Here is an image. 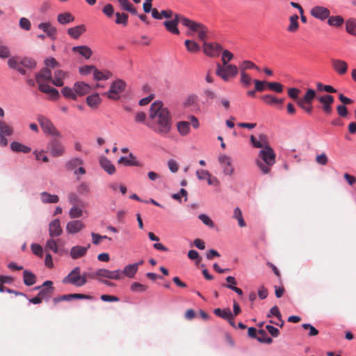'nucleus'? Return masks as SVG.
Instances as JSON below:
<instances>
[{"label": "nucleus", "instance_id": "nucleus-1", "mask_svg": "<svg viewBox=\"0 0 356 356\" xmlns=\"http://www.w3.org/2000/svg\"><path fill=\"white\" fill-rule=\"evenodd\" d=\"M146 125L161 136H166L170 132L172 117L161 102H155L151 105Z\"/></svg>", "mask_w": 356, "mask_h": 356}, {"label": "nucleus", "instance_id": "nucleus-2", "mask_svg": "<svg viewBox=\"0 0 356 356\" xmlns=\"http://www.w3.org/2000/svg\"><path fill=\"white\" fill-rule=\"evenodd\" d=\"M262 161L257 160V164L264 174H268L270 171V166L275 163V154L270 146H265L259 154Z\"/></svg>", "mask_w": 356, "mask_h": 356}, {"label": "nucleus", "instance_id": "nucleus-3", "mask_svg": "<svg viewBox=\"0 0 356 356\" xmlns=\"http://www.w3.org/2000/svg\"><path fill=\"white\" fill-rule=\"evenodd\" d=\"M181 21L182 25L189 29L187 32V35L191 36L192 35L191 32H196L198 33V38L200 40L204 41L207 39L209 29L204 24L189 19H181Z\"/></svg>", "mask_w": 356, "mask_h": 356}, {"label": "nucleus", "instance_id": "nucleus-4", "mask_svg": "<svg viewBox=\"0 0 356 356\" xmlns=\"http://www.w3.org/2000/svg\"><path fill=\"white\" fill-rule=\"evenodd\" d=\"M62 282L65 284H69L77 287H81L86 284V280H85V277L82 276L81 268L79 266H76L63 279Z\"/></svg>", "mask_w": 356, "mask_h": 356}, {"label": "nucleus", "instance_id": "nucleus-5", "mask_svg": "<svg viewBox=\"0 0 356 356\" xmlns=\"http://www.w3.org/2000/svg\"><path fill=\"white\" fill-rule=\"evenodd\" d=\"M216 74L225 81H229L230 78L235 77L238 74V68L234 65H216Z\"/></svg>", "mask_w": 356, "mask_h": 356}, {"label": "nucleus", "instance_id": "nucleus-6", "mask_svg": "<svg viewBox=\"0 0 356 356\" xmlns=\"http://www.w3.org/2000/svg\"><path fill=\"white\" fill-rule=\"evenodd\" d=\"M37 120L44 134L58 138L61 137L60 131L56 128L49 119L44 115H40L38 116Z\"/></svg>", "mask_w": 356, "mask_h": 356}, {"label": "nucleus", "instance_id": "nucleus-7", "mask_svg": "<svg viewBox=\"0 0 356 356\" xmlns=\"http://www.w3.org/2000/svg\"><path fill=\"white\" fill-rule=\"evenodd\" d=\"M125 87L126 83L122 79H118L111 83L110 90L104 95L110 99L118 100L120 99L119 94L124 90Z\"/></svg>", "mask_w": 356, "mask_h": 356}, {"label": "nucleus", "instance_id": "nucleus-8", "mask_svg": "<svg viewBox=\"0 0 356 356\" xmlns=\"http://www.w3.org/2000/svg\"><path fill=\"white\" fill-rule=\"evenodd\" d=\"M13 133V127L7 122L0 120V146L6 147L8 143L6 137L11 136Z\"/></svg>", "mask_w": 356, "mask_h": 356}, {"label": "nucleus", "instance_id": "nucleus-9", "mask_svg": "<svg viewBox=\"0 0 356 356\" xmlns=\"http://www.w3.org/2000/svg\"><path fill=\"white\" fill-rule=\"evenodd\" d=\"M47 150L54 157L61 156L65 153L63 145L56 138H53L49 142Z\"/></svg>", "mask_w": 356, "mask_h": 356}, {"label": "nucleus", "instance_id": "nucleus-10", "mask_svg": "<svg viewBox=\"0 0 356 356\" xmlns=\"http://www.w3.org/2000/svg\"><path fill=\"white\" fill-rule=\"evenodd\" d=\"M222 50V47L219 43L204 42L203 44L204 53L209 57L219 56Z\"/></svg>", "mask_w": 356, "mask_h": 356}, {"label": "nucleus", "instance_id": "nucleus-11", "mask_svg": "<svg viewBox=\"0 0 356 356\" xmlns=\"http://www.w3.org/2000/svg\"><path fill=\"white\" fill-rule=\"evenodd\" d=\"M317 100L321 104V108L327 115H330L332 112V105L334 103V98L330 95H324L317 97Z\"/></svg>", "mask_w": 356, "mask_h": 356}, {"label": "nucleus", "instance_id": "nucleus-12", "mask_svg": "<svg viewBox=\"0 0 356 356\" xmlns=\"http://www.w3.org/2000/svg\"><path fill=\"white\" fill-rule=\"evenodd\" d=\"M96 275L110 280H121L123 278V273L120 270L111 271L105 268H99L96 271Z\"/></svg>", "mask_w": 356, "mask_h": 356}, {"label": "nucleus", "instance_id": "nucleus-13", "mask_svg": "<svg viewBox=\"0 0 356 356\" xmlns=\"http://www.w3.org/2000/svg\"><path fill=\"white\" fill-rule=\"evenodd\" d=\"M218 161L223 169L225 175H232L234 168L232 164V159L225 154H220L218 156Z\"/></svg>", "mask_w": 356, "mask_h": 356}, {"label": "nucleus", "instance_id": "nucleus-14", "mask_svg": "<svg viewBox=\"0 0 356 356\" xmlns=\"http://www.w3.org/2000/svg\"><path fill=\"white\" fill-rule=\"evenodd\" d=\"M310 14L312 17L323 21L329 17L330 11L325 7L316 6L312 8Z\"/></svg>", "mask_w": 356, "mask_h": 356}, {"label": "nucleus", "instance_id": "nucleus-15", "mask_svg": "<svg viewBox=\"0 0 356 356\" xmlns=\"http://www.w3.org/2000/svg\"><path fill=\"white\" fill-rule=\"evenodd\" d=\"M181 19H186L185 17L181 15H176L175 19L170 21H165L164 22V26L166 29L170 33L176 35L179 34V31L177 29V26L179 23L182 24Z\"/></svg>", "mask_w": 356, "mask_h": 356}, {"label": "nucleus", "instance_id": "nucleus-16", "mask_svg": "<svg viewBox=\"0 0 356 356\" xmlns=\"http://www.w3.org/2000/svg\"><path fill=\"white\" fill-rule=\"evenodd\" d=\"M332 67L334 70L339 75H343L347 72L348 63L341 59L332 58L331 59Z\"/></svg>", "mask_w": 356, "mask_h": 356}, {"label": "nucleus", "instance_id": "nucleus-17", "mask_svg": "<svg viewBox=\"0 0 356 356\" xmlns=\"http://www.w3.org/2000/svg\"><path fill=\"white\" fill-rule=\"evenodd\" d=\"M54 291V287L53 286V282L47 280L42 284V288L40 289L38 294L44 300H47L51 297Z\"/></svg>", "mask_w": 356, "mask_h": 356}, {"label": "nucleus", "instance_id": "nucleus-18", "mask_svg": "<svg viewBox=\"0 0 356 356\" xmlns=\"http://www.w3.org/2000/svg\"><path fill=\"white\" fill-rule=\"evenodd\" d=\"M39 90L44 93L49 94L51 99H57L59 97L58 91L45 82L38 83Z\"/></svg>", "mask_w": 356, "mask_h": 356}, {"label": "nucleus", "instance_id": "nucleus-19", "mask_svg": "<svg viewBox=\"0 0 356 356\" xmlns=\"http://www.w3.org/2000/svg\"><path fill=\"white\" fill-rule=\"evenodd\" d=\"M37 83L50 81L52 83V73L50 69L42 67L40 71L35 74Z\"/></svg>", "mask_w": 356, "mask_h": 356}, {"label": "nucleus", "instance_id": "nucleus-20", "mask_svg": "<svg viewBox=\"0 0 356 356\" xmlns=\"http://www.w3.org/2000/svg\"><path fill=\"white\" fill-rule=\"evenodd\" d=\"M74 90L76 96H83L92 90V87L83 81H77L74 84Z\"/></svg>", "mask_w": 356, "mask_h": 356}, {"label": "nucleus", "instance_id": "nucleus-21", "mask_svg": "<svg viewBox=\"0 0 356 356\" xmlns=\"http://www.w3.org/2000/svg\"><path fill=\"white\" fill-rule=\"evenodd\" d=\"M90 247V244L86 247L80 245L74 246L71 248L70 254L73 259H79L86 254L87 250Z\"/></svg>", "mask_w": 356, "mask_h": 356}, {"label": "nucleus", "instance_id": "nucleus-22", "mask_svg": "<svg viewBox=\"0 0 356 356\" xmlns=\"http://www.w3.org/2000/svg\"><path fill=\"white\" fill-rule=\"evenodd\" d=\"M261 99L264 102V103L268 106L282 105L284 102V98H277L271 94L262 95L261 97Z\"/></svg>", "mask_w": 356, "mask_h": 356}, {"label": "nucleus", "instance_id": "nucleus-23", "mask_svg": "<svg viewBox=\"0 0 356 356\" xmlns=\"http://www.w3.org/2000/svg\"><path fill=\"white\" fill-rule=\"evenodd\" d=\"M85 227V224L81 220H72L67 222L66 229L68 233L76 234Z\"/></svg>", "mask_w": 356, "mask_h": 356}, {"label": "nucleus", "instance_id": "nucleus-24", "mask_svg": "<svg viewBox=\"0 0 356 356\" xmlns=\"http://www.w3.org/2000/svg\"><path fill=\"white\" fill-rule=\"evenodd\" d=\"M49 232L51 238L58 236L62 234V229L58 219H55L50 222Z\"/></svg>", "mask_w": 356, "mask_h": 356}, {"label": "nucleus", "instance_id": "nucleus-25", "mask_svg": "<svg viewBox=\"0 0 356 356\" xmlns=\"http://www.w3.org/2000/svg\"><path fill=\"white\" fill-rule=\"evenodd\" d=\"M86 29L85 25L81 24L68 29L67 33L71 38L78 39L84 32H86Z\"/></svg>", "mask_w": 356, "mask_h": 356}, {"label": "nucleus", "instance_id": "nucleus-26", "mask_svg": "<svg viewBox=\"0 0 356 356\" xmlns=\"http://www.w3.org/2000/svg\"><path fill=\"white\" fill-rule=\"evenodd\" d=\"M67 76V73L60 70H56L54 72V77L52 78V83L58 87H61L63 86L64 82L63 79Z\"/></svg>", "mask_w": 356, "mask_h": 356}, {"label": "nucleus", "instance_id": "nucleus-27", "mask_svg": "<svg viewBox=\"0 0 356 356\" xmlns=\"http://www.w3.org/2000/svg\"><path fill=\"white\" fill-rule=\"evenodd\" d=\"M99 163L102 168L107 172L109 175H113L115 172V168L114 165L104 156H102L99 159Z\"/></svg>", "mask_w": 356, "mask_h": 356}, {"label": "nucleus", "instance_id": "nucleus-28", "mask_svg": "<svg viewBox=\"0 0 356 356\" xmlns=\"http://www.w3.org/2000/svg\"><path fill=\"white\" fill-rule=\"evenodd\" d=\"M102 102V99L99 96V94L95 93L89 95L86 98V103L91 108L96 109L98 108Z\"/></svg>", "mask_w": 356, "mask_h": 356}, {"label": "nucleus", "instance_id": "nucleus-29", "mask_svg": "<svg viewBox=\"0 0 356 356\" xmlns=\"http://www.w3.org/2000/svg\"><path fill=\"white\" fill-rule=\"evenodd\" d=\"M74 52L79 53L83 56L85 58L88 59L90 58L92 54V51L90 47L85 45L76 46L72 48Z\"/></svg>", "mask_w": 356, "mask_h": 356}, {"label": "nucleus", "instance_id": "nucleus-30", "mask_svg": "<svg viewBox=\"0 0 356 356\" xmlns=\"http://www.w3.org/2000/svg\"><path fill=\"white\" fill-rule=\"evenodd\" d=\"M10 149L14 152H23L29 153L31 151V147L23 145L17 141H13L10 143Z\"/></svg>", "mask_w": 356, "mask_h": 356}, {"label": "nucleus", "instance_id": "nucleus-31", "mask_svg": "<svg viewBox=\"0 0 356 356\" xmlns=\"http://www.w3.org/2000/svg\"><path fill=\"white\" fill-rule=\"evenodd\" d=\"M129 156V158H127L124 156L121 157L118 160V163H122L127 166H140V163L136 160V158L132 153H130Z\"/></svg>", "mask_w": 356, "mask_h": 356}, {"label": "nucleus", "instance_id": "nucleus-32", "mask_svg": "<svg viewBox=\"0 0 356 356\" xmlns=\"http://www.w3.org/2000/svg\"><path fill=\"white\" fill-rule=\"evenodd\" d=\"M38 28L46 33L47 35L50 38H53L56 33V29L49 22L40 23L38 25Z\"/></svg>", "mask_w": 356, "mask_h": 356}, {"label": "nucleus", "instance_id": "nucleus-33", "mask_svg": "<svg viewBox=\"0 0 356 356\" xmlns=\"http://www.w3.org/2000/svg\"><path fill=\"white\" fill-rule=\"evenodd\" d=\"M138 269V264H129L124 267L122 271L123 276L126 275L128 277L133 278Z\"/></svg>", "mask_w": 356, "mask_h": 356}, {"label": "nucleus", "instance_id": "nucleus-34", "mask_svg": "<svg viewBox=\"0 0 356 356\" xmlns=\"http://www.w3.org/2000/svg\"><path fill=\"white\" fill-rule=\"evenodd\" d=\"M57 20L61 24H66L72 22L74 17L70 13L65 12L58 15Z\"/></svg>", "mask_w": 356, "mask_h": 356}, {"label": "nucleus", "instance_id": "nucleus-35", "mask_svg": "<svg viewBox=\"0 0 356 356\" xmlns=\"http://www.w3.org/2000/svg\"><path fill=\"white\" fill-rule=\"evenodd\" d=\"M316 98V92L312 88H309L307 90L304 97L300 99H298V101H302V102H306L307 104H312L314 99Z\"/></svg>", "mask_w": 356, "mask_h": 356}, {"label": "nucleus", "instance_id": "nucleus-36", "mask_svg": "<svg viewBox=\"0 0 356 356\" xmlns=\"http://www.w3.org/2000/svg\"><path fill=\"white\" fill-rule=\"evenodd\" d=\"M23 281L25 285L26 286H32L36 282L35 275L28 270H24L23 273Z\"/></svg>", "mask_w": 356, "mask_h": 356}, {"label": "nucleus", "instance_id": "nucleus-37", "mask_svg": "<svg viewBox=\"0 0 356 356\" xmlns=\"http://www.w3.org/2000/svg\"><path fill=\"white\" fill-rule=\"evenodd\" d=\"M41 200L43 203H56L59 201V197L56 195H51L47 192H42L40 194Z\"/></svg>", "mask_w": 356, "mask_h": 356}, {"label": "nucleus", "instance_id": "nucleus-38", "mask_svg": "<svg viewBox=\"0 0 356 356\" xmlns=\"http://www.w3.org/2000/svg\"><path fill=\"white\" fill-rule=\"evenodd\" d=\"M94 79L96 81L107 80L112 76V73L109 71L102 72L96 67L93 72Z\"/></svg>", "mask_w": 356, "mask_h": 356}, {"label": "nucleus", "instance_id": "nucleus-39", "mask_svg": "<svg viewBox=\"0 0 356 356\" xmlns=\"http://www.w3.org/2000/svg\"><path fill=\"white\" fill-rule=\"evenodd\" d=\"M298 16L293 15L289 17L290 24L287 28V31L291 33L296 32L299 28Z\"/></svg>", "mask_w": 356, "mask_h": 356}, {"label": "nucleus", "instance_id": "nucleus-40", "mask_svg": "<svg viewBox=\"0 0 356 356\" xmlns=\"http://www.w3.org/2000/svg\"><path fill=\"white\" fill-rule=\"evenodd\" d=\"M327 19V24L331 26L339 27L344 22V19L341 15L329 16Z\"/></svg>", "mask_w": 356, "mask_h": 356}, {"label": "nucleus", "instance_id": "nucleus-41", "mask_svg": "<svg viewBox=\"0 0 356 356\" xmlns=\"http://www.w3.org/2000/svg\"><path fill=\"white\" fill-rule=\"evenodd\" d=\"M213 313L218 317L223 319L227 320L232 316V313L229 308L221 309L220 308H216L214 309Z\"/></svg>", "mask_w": 356, "mask_h": 356}, {"label": "nucleus", "instance_id": "nucleus-42", "mask_svg": "<svg viewBox=\"0 0 356 356\" xmlns=\"http://www.w3.org/2000/svg\"><path fill=\"white\" fill-rule=\"evenodd\" d=\"M177 130L181 136L187 135L190 131V122L181 121L177 123Z\"/></svg>", "mask_w": 356, "mask_h": 356}, {"label": "nucleus", "instance_id": "nucleus-43", "mask_svg": "<svg viewBox=\"0 0 356 356\" xmlns=\"http://www.w3.org/2000/svg\"><path fill=\"white\" fill-rule=\"evenodd\" d=\"M346 29L349 34L356 35V19H348L346 22Z\"/></svg>", "mask_w": 356, "mask_h": 356}, {"label": "nucleus", "instance_id": "nucleus-44", "mask_svg": "<svg viewBox=\"0 0 356 356\" xmlns=\"http://www.w3.org/2000/svg\"><path fill=\"white\" fill-rule=\"evenodd\" d=\"M116 19L115 23L117 24H121L124 26H126L128 24V17L129 15L127 13H115Z\"/></svg>", "mask_w": 356, "mask_h": 356}, {"label": "nucleus", "instance_id": "nucleus-45", "mask_svg": "<svg viewBox=\"0 0 356 356\" xmlns=\"http://www.w3.org/2000/svg\"><path fill=\"white\" fill-rule=\"evenodd\" d=\"M233 218H236L238 220V225L241 227H245L246 224L243 218L241 210L238 207H236L234 209Z\"/></svg>", "mask_w": 356, "mask_h": 356}, {"label": "nucleus", "instance_id": "nucleus-46", "mask_svg": "<svg viewBox=\"0 0 356 356\" xmlns=\"http://www.w3.org/2000/svg\"><path fill=\"white\" fill-rule=\"evenodd\" d=\"M61 92L63 95L66 98L72 99L73 100L76 99V95L75 91L74 90V88H71L70 87H64L62 89Z\"/></svg>", "mask_w": 356, "mask_h": 356}, {"label": "nucleus", "instance_id": "nucleus-47", "mask_svg": "<svg viewBox=\"0 0 356 356\" xmlns=\"http://www.w3.org/2000/svg\"><path fill=\"white\" fill-rule=\"evenodd\" d=\"M185 45L187 50L191 53H196L200 51V46L195 41L186 40Z\"/></svg>", "mask_w": 356, "mask_h": 356}, {"label": "nucleus", "instance_id": "nucleus-48", "mask_svg": "<svg viewBox=\"0 0 356 356\" xmlns=\"http://www.w3.org/2000/svg\"><path fill=\"white\" fill-rule=\"evenodd\" d=\"M268 88L277 93H282L284 90V86L278 82H268Z\"/></svg>", "mask_w": 356, "mask_h": 356}, {"label": "nucleus", "instance_id": "nucleus-49", "mask_svg": "<svg viewBox=\"0 0 356 356\" xmlns=\"http://www.w3.org/2000/svg\"><path fill=\"white\" fill-rule=\"evenodd\" d=\"M20 65L29 69H33L36 66V62L31 58H24L20 60Z\"/></svg>", "mask_w": 356, "mask_h": 356}, {"label": "nucleus", "instance_id": "nucleus-50", "mask_svg": "<svg viewBox=\"0 0 356 356\" xmlns=\"http://www.w3.org/2000/svg\"><path fill=\"white\" fill-rule=\"evenodd\" d=\"M240 82L244 87L247 88L251 85L252 82H253V80L249 74L245 72H241Z\"/></svg>", "mask_w": 356, "mask_h": 356}, {"label": "nucleus", "instance_id": "nucleus-51", "mask_svg": "<svg viewBox=\"0 0 356 356\" xmlns=\"http://www.w3.org/2000/svg\"><path fill=\"white\" fill-rule=\"evenodd\" d=\"M83 164L82 159L79 158H74L71 160H70L66 163V168L70 170H74L76 166L81 165Z\"/></svg>", "mask_w": 356, "mask_h": 356}, {"label": "nucleus", "instance_id": "nucleus-52", "mask_svg": "<svg viewBox=\"0 0 356 356\" xmlns=\"http://www.w3.org/2000/svg\"><path fill=\"white\" fill-rule=\"evenodd\" d=\"M239 68H240L241 72H245L246 70H249V69H256L257 70H259L257 65H255L252 61H250V60L243 61L241 64Z\"/></svg>", "mask_w": 356, "mask_h": 356}, {"label": "nucleus", "instance_id": "nucleus-53", "mask_svg": "<svg viewBox=\"0 0 356 356\" xmlns=\"http://www.w3.org/2000/svg\"><path fill=\"white\" fill-rule=\"evenodd\" d=\"M69 215L71 218H77L82 216L83 211L81 208L74 205L70 210Z\"/></svg>", "mask_w": 356, "mask_h": 356}, {"label": "nucleus", "instance_id": "nucleus-54", "mask_svg": "<svg viewBox=\"0 0 356 356\" xmlns=\"http://www.w3.org/2000/svg\"><path fill=\"white\" fill-rule=\"evenodd\" d=\"M253 82L255 85V90L257 92H263L266 90V87H268V81L254 79Z\"/></svg>", "mask_w": 356, "mask_h": 356}, {"label": "nucleus", "instance_id": "nucleus-55", "mask_svg": "<svg viewBox=\"0 0 356 356\" xmlns=\"http://www.w3.org/2000/svg\"><path fill=\"white\" fill-rule=\"evenodd\" d=\"M147 286L142 284L139 282H134L131 285V289L133 291L145 292L147 290Z\"/></svg>", "mask_w": 356, "mask_h": 356}, {"label": "nucleus", "instance_id": "nucleus-56", "mask_svg": "<svg viewBox=\"0 0 356 356\" xmlns=\"http://www.w3.org/2000/svg\"><path fill=\"white\" fill-rule=\"evenodd\" d=\"M77 191L80 195H88L90 192L89 185L84 182L81 183L78 186Z\"/></svg>", "mask_w": 356, "mask_h": 356}, {"label": "nucleus", "instance_id": "nucleus-57", "mask_svg": "<svg viewBox=\"0 0 356 356\" xmlns=\"http://www.w3.org/2000/svg\"><path fill=\"white\" fill-rule=\"evenodd\" d=\"M300 92V90L296 88H290L288 89V95L296 102L298 104V99H300L301 98L298 97V95Z\"/></svg>", "mask_w": 356, "mask_h": 356}, {"label": "nucleus", "instance_id": "nucleus-58", "mask_svg": "<svg viewBox=\"0 0 356 356\" xmlns=\"http://www.w3.org/2000/svg\"><path fill=\"white\" fill-rule=\"evenodd\" d=\"M203 95L205 97L206 102L210 104L216 98V93L211 90H205L203 92Z\"/></svg>", "mask_w": 356, "mask_h": 356}, {"label": "nucleus", "instance_id": "nucleus-59", "mask_svg": "<svg viewBox=\"0 0 356 356\" xmlns=\"http://www.w3.org/2000/svg\"><path fill=\"white\" fill-rule=\"evenodd\" d=\"M47 250H52L55 253L58 252V245L55 240L49 239L47 241L45 245V251H47Z\"/></svg>", "mask_w": 356, "mask_h": 356}, {"label": "nucleus", "instance_id": "nucleus-60", "mask_svg": "<svg viewBox=\"0 0 356 356\" xmlns=\"http://www.w3.org/2000/svg\"><path fill=\"white\" fill-rule=\"evenodd\" d=\"M234 56L233 54L231 53L228 50H224L222 54V62L223 65H228V62H229Z\"/></svg>", "mask_w": 356, "mask_h": 356}, {"label": "nucleus", "instance_id": "nucleus-61", "mask_svg": "<svg viewBox=\"0 0 356 356\" xmlns=\"http://www.w3.org/2000/svg\"><path fill=\"white\" fill-rule=\"evenodd\" d=\"M188 257L191 260H195L196 264H199L202 261V258L200 257L199 253L194 250H189L188 252Z\"/></svg>", "mask_w": 356, "mask_h": 356}, {"label": "nucleus", "instance_id": "nucleus-62", "mask_svg": "<svg viewBox=\"0 0 356 356\" xmlns=\"http://www.w3.org/2000/svg\"><path fill=\"white\" fill-rule=\"evenodd\" d=\"M32 252L37 256L42 257L43 256V250L40 245L33 243L31 246Z\"/></svg>", "mask_w": 356, "mask_h": 356}, {"label": "nucleus", "instance_id": "nucleus-63", "mask_svg": "<svg viewBox=\"0 0 356 356\" xmlns=\"http://www.w3.org/2000/svg\"><path fill=\"white\" fill-rule=\"evenodd\" d=\"M44 65H45L44 67H47L49 69L50 67L54 68V67L59 66V63L56 61V60L54 58H52V57L47 58L44 60Z\"/></svg>", "mask_w": 356, "mask_h": 356}, {"label": "nucleus", "instance_id": "nucleus-64", "mask_svg": "<svg viewBox=\"0 0 356 356\" xmlns=\"http://www.w3.org/2000/svg\"><path fill=\"white\" fill-rule=\"evenodd\" d=\"M199 219L201 220L204 225L209 226V227L212 228L214 227L213 222L208 216L205 214H200L199 216Z\"/></svg>", "mask_w": 356, "mask_h": 356}]
</instances>
